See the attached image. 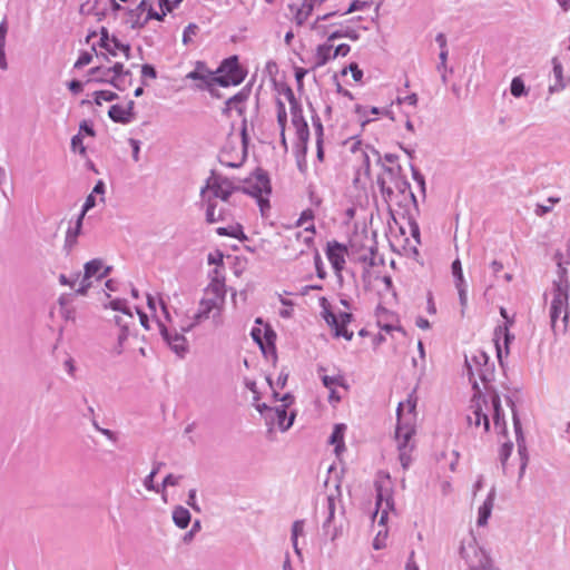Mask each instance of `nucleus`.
Returning <instances> with one entry per match:
<instances>
[{
  "label": "nucleus",
  "mask_w": 570,
  "mask_h": 570,
  "mask_svg": "<svg viewBox=\"0 0 570 570\" xmlns=\"http://www.w3.org/2000/svg\"><path fill=\"white\" fill-rule=\"evenodd\" d=\"M513 450V443L512 442H504L502 443L500 450H499V456L504 465L509 456L511 455V452Z\"/></svg>",
  "instance_id": "nucleus-41"
},
{
  "label": "nucleus",
  "mask_w": 570,
  "mask_h": 570,
  "mask_svg": "<svg viewBox=\"0 0 570 570\" xmlns=\"http://www.w3.org/2000/svg\"><path fill=\"white\" fill-rule=\"evenodd\" d=\"M168 344L173 347L176 353L184 352L186 350V340L184 336L175 334L170 336L167 330H163Z\"/></svg>",
  "instance_id": "nucleus-31"
},
{
  "label": "nucleus",
  "mask_w": 570,
  "mask_h": 570,
  "mask_svg": "<svg viewBox=\"0 0 570 570\" xmlns=\"http://www.w3.org/2000/svg\"><path fill=\"white\" fill-rule=\"evenodd\" d=\"M283 97L287 100L292 127L299 141L306 142L309 136L308 126L303 117V111L298 102L296 101L292 89L287 88L283 92Z\"/></svg>",
  "instance_id": "nucleus-8"
},
{
  "label": "nucleus",
  "mask_w": 570,
  "mask_h": 570,
  "mask_svg": "<svg viewBox=\"0 0 570 570\" xmlns=\"http://www.w3.org/2000/svg\"><path fill=\"white\" fill-rule=\"evenodd\" d=\"M313 252H314V264H315V268H316V274L321 279H324L326 277V272H325V268H324V265L322 262V257L316 248L313 249Z\"/></svg>",
  "instance_id": "nucleus-39"
},
{
  "label": "nucleus",
  "mask_w": 570,
  "mask_h": 570,
  "mask_svg": "<svg viewBox=\"0 0 570 570\" xmlns=\"http://www.w3.org/2000/svg\"><path fill=\"white\" fill-rule=\"evenodd\" d=\"M135 63L125 67L122 62H116L112 67L107 68V71H130V68H136Z\"/></svg>",
  "instance_id": "nucleus-52"
},
{
  "label": "nucleus",
  "mask_w": 570,
  "mask_h": 570,
  "mask_svg": "<svg viewBox=\"0 0 570 570\" xmlns=\"http://www.w3.org/2000/svg\"><path fill=\"white\" fill-rule=\"evenodd\" d=\"M568 303H567V296L562 293H558L554 295L551 302L550 307V317L552 326H557L558 320L561 318L564 326L567 325L568 321Z\"/></svg>",
  "instance_id": "nucleus-20"
},
{
  "label": "nucleus",
  "mask_w": 570,
  "mask_h": 570,
  "mask_svg": "<svg viewBox=\"0 0 570 570\" xmlns=\"http://www.w3.org/2000/svg\"><path fill=\"white\" fill-rule=\"evenodd\" d=\"M346 431L345 424H335L333 432L330 436V443L335 446V453L340 455L345 450L344 434Z\"/></svg>",
  "instance_id": "nucleus-27"
},
{
  "label": "nucleus",
  "mask_w": 570,
  "mask_h": 570,
  "mask_svg": "<svg viewBox=\"0 0 570 570\" xmlns=\"http://www.w3.org/2000/svg\"><path fill=\"white\" fill-rule=\"evenodd\" d=\"M215 71H242L237 56H230L222 61Z\"/></svg>",
  "instance_id": "nucleus-36"
},
{
  "label": "nucleus",
  "mask_w": 570,
  "mask_h": 570,
  "mask_svg": "<svg viewBox=\"0 0 570 570\" xmlns=\"http://www.w3.org/2000/svg\"><path fill=\"white\" fill-rule=\"evenodd\" d=\"M403 104H406L407 106H410L412 108V110L414 111L416 109V105H417V96L415 94H412L402 99L397 98L396 101L394 102V110H396L400 114V109Z\"/></svg>",
  "instance_id": "nucleus-37"
},
{
  "label": "nucleus",
  "mask_w": 570,
  "mask_h": 570,
  "mask_svg": "<svg viewBox=\"0 0 570 570\" xmlns=\"http://www.w3.org/2000/svg\"><path fill=\"white\" fill-rule=\"evenodd\" d=\"M337 38H341V35L338 32H333L326 40L325 43L317 47V53H316V62L315 66L320 67L325 65L328 60L334 59L333 52H334V43L333 41Z\"/></svg>",
  "instance_id": "nucleus-23"
},
{
  "label": "nucleus",
  "mask_w": 570,
  "mask_h": 570,
  "mask_svg": "<svg viewBox=\"0 0 570 570\" xmlns=\"http://www.w3.org/2000/svg\"><path fill=\"white\" fill-rule=\"evenodd\" d=\"M406 570H419L416 563L413 560V552L411 553V557L406 563Z\"/></svg>",
  "instance_id": "nucleus-64"
},
{
  "label": "nucleus",
  "mask_w": 570,
  "mask_h": 570,
  "mask_svg": "<svg viewBox=\"0 0 570 570\" xmlns=\"http://www.w3.org/2000/svg\"><path fill=\"white\" fill-rule=\"evenodd\" d=\"M356 112L360 115V118L363 122L375 121L380 118H389L392 121H402V116L394 110V101H392L389 106L385 107H367V106H357Z\"/></svg>",
  "instance_id": "nucleus-12"
},
{
  "label": "nucleus",
  "mask_w": 570,
  "mask_h": 570,
  "mask_svg": "<svg viewBox=\"0 0 570 570\" xmlns=\"http://www.w3.org/2000/svg\"><path fill=\"white\" fill-rule=\"evenodd\" d=\"M465 365L474 387H476L478 379L487 381L488 376L492 373V364L489 362V356L480 348L471 351L470 355L465 356Z\"/></svg>",
  "instance_id": "nucleus-6"
},
{
  "label": "nucleus",
  "mask_w": 570,
  "mask_h": 570,
  "mask_svg": "<svg viewBox=\"0 0 570 570\" xmlns=\"http://www.w3.org/2000/svg\"><path fill=\"white\" fill-rule=\"evenodd\" d=\"M416 399L413 395L399 403L396 415L395 441L400 453V461L404 469L411 463V453L414 449L413 436L416 423Z\"/></svg>",
  "instance_id": "nucleus-2"
},
{
  "label": "nucleus",
  "mask_w": 570,
  "mask_h": 570,
  "mask_svg": "<svg viewBox=\"0 0 570 570\" xmlns=\"http://www.w3.org/2000/svg\"><path fill=\"white\" fill-rule=\"evenodd\" d=\"M198 30V27L194 23H190L188 24L185 30H184V35H183V41L185 43L188 42L189 38L191 35H196V31Z\"/></svg>",
  "instance_id": "nucleus-51"
},
{
  "label": "nucleus",
  "mask_w": 570,
  "mask_h": 570,
  "mask_svg": "<svg viewBox=\"0 0 570 570\" xmlns=\"http://www.w3.org/2000/svg\"><path fill=\"white\" fill-rule=\"evenodd\" d=\"M275 108L277 122L281 129L282 142L285 145V128L287 124V116L289 114L287 100L285 98L284 100L277 99Z\"/></svg>",
  "instance_id": "nucleus-26"
},
{
  "label": "nucleus",
  "mask_w": 570,
  "mask_h": 570,
  "mask_svg": "<svg viewBox=\"0 0 570 570\" xmlns=\"http://www.w3.org/2000/svg\"><path fill=\"white\" fill-rule=\"evenodd\" d=\"M244 190L257 198L262 213H264L266 208H269L267 196L271 194L272 187L269 178L264 171L256 170L253 173L245 180Z\"/></svg>",
  "instance_id": "nucleus-5"
},
{
  "label": "nucleus",
  "mask_w": 570,
  "mask_h": 570,
  "mask_svg": "<svg viewBox=\"0 0 570 570\" xmlns=\"http://www.w3.org/2000/svg\"><path fill=\"white\" fill-rule=\"evenodd\" d=\"M116 323L122 328L119 334V344L121 346L128 336L130 325L134 324V315L130 312L124 311L122 315L116 316Z\"/></svg>",
  "instance_id": "nucleus-28"
},
{
  "label": "nucleus",
  "mask_w": 570,
  "mask_h": 570,
  "mask_svg": "<svg viewBox=\"0 0 570 570\" xmlns=\"http://www.w3.org/2000/svg\"><path fill=\"white\" fill-rule=\"evenodd\" d=\"M216 73H188V78L195 81V86L203 89L213 88L215 85L222 87L237 86L244 80L245 73H223L219 77H213Z\"/></svg>",
  "instance_id": "nucleus-9"
},
{
  "label": "nucleus",
  "mask_w": 570,
  "mask_h": 570,
  "mask_svg": "<svg viewBox=\"0 0 570 570\" xmlns=\"http://www.w3.org/2000/svg\"><path fill=\"white\" fill-rule=\"evenodd\" d=\"M237 190L236 187L226 178L212 177L208 179L205 188L202 189V194L213 195L215 198H219L223 202H227L232 194Z\"/></svg>",
  "instance_id": "nucleus-15"
},
{
  "label": "nucleus",
  "mask_w": 570,
  "mask_h": 570,
  "mask_svg": "<svg viewBox=\"0 0 570 570\" xmlns=\"http://www.w3.org/2000/svg\"><path fill=\"white\" fill-rule=\"evenodd\" d=\"M368 7H370V2H367V1L353 0L351 2V4L348 6V8L342 14H347V13H351L354 11L363 10Z\"/></svg>",
  "instance_id": "nucleus-46"
},
{
  "label": "nucleus",
  "mask_w": 570,
  "mask_h": 570,
  "mask_svg": "<svg viewBox=\"0 0 570 570\" xmlns=\"http://www.w3.org/2000/svg\"><path fill=\"white\" fill-rule=\"evenodd\" d=\"M79 134L82 136L83 134L87 135V136H90V137H94L95 136V130L92 128V126H90L88 124V121L83 120L81 124H80V127H79Z\"/></svg>",
  "instance_id": "nucleus-50"
},
{
  "label": "nucleus",
  "mask_w": 570,
  "mask_h": 570,
  "mask_svg": "<svg viewBox=\"0 0 570 570\" xmlns=\"http://www.w3.org/2000/svg\"><path fill=\"white\" fill-rule=\"evenodd\" d=\"M96 202H95V196L92 194H90L85 204H83V208H82V212H81V215L79 216V219H78V226L81 225V220H82V217L85 216V214L95 206Z\"/></svg>",
  "instance_id": "nucleus-47"
},
{
  "label": "nucleus",
  "mask_w": 570,
  "mask_h": 570,
  "mask_svg": "<svg viewBox=\"0 0 570 570\" xmlns=\"http://www.w3.org/2000/svg\"><path fill=\"white\" fill-rule=\"evenodd\" d=\"M110 268L104 266L100 259H92L85 266V274L82 276L80 287L77 289L79 293L85 294L92 285L94 281L99 282L108 275Z\"/></svg>",
  "instance_id": "nucleus-14"
},
{
  "label": "nucleus",
  "mask_w": 570,
  "mask_h": 570,
  "mask_svg": "<svg viewBox=\"0 0 570 570\" xmlns=\"http://www.w3.org/2000/svg\"><path fill=\"white\" fill-rule=\"evenodd\" d=\"M493 497L489 495L483 504L479 508L478 525L483 527L488 523V519L491 515L493 509Z\"/></svg>",
  "instance_id": "nucleus-30"
},
{
  "label": "nucleus",
  "mask_w": 570,
  "mask_h": 570,
  "mask_svg": "<svg viewBox=\"0 0 570 570\" xmlns=\"http://www.w3.org/2000/svg\"><path fill=\"white\" fill-rule=\"evenodd\" d=\"M166 16V11L157 12L151 6H149L148 0H141L140 3L135 8L128 11V20L132 29H141L147 22L151 19L163 21Z\"/></svg>",
  "instance_id": "nucleus-10"
},
{
  "label": "nucleus",
  "mask_w": 570,
  "mask_h": 570,
  "mask_svg": "<svg viewBox=\"0 0 570 570\" xmlns=\"http://www.w3.org/2000/svg\"><path fill=\"white\" fill-rule=\"evenodd\" d=\"M299 235H301V230H297L293 234V236H289L287 238L285 248L288 252V256L291 258H296L309 250L315 249V247H314L315 237H312L309 243H305L304 238Z\"/></svg>",
  "instance_id": "nucleus-19"
},
{
  "label": "nucleus",
  "mask_w": 570,
  "mask_h": 570,
  "mask_svg": "<svg viewBox=\"0 0 570 570\" xmlns=\"http://www.w3.org/2000/svg\"><path fill=\"white\" fill-rule=\"evenodd\" d=\"M321 380L324 386L328 390V401L332 404L338 403L347 392V384L341 374L327 375L323 374Z\"/></svg>",
  "instance_id": "nucleus-16"
},
{
  "label": "nucleus",
  "mask_w": 570,
  "mask_h": 570,
  "mask_svg": "<svg viewBox=\"0 0 570 570\" xmlns=\"http://www.w3.org/2000/svg\"><path fill=\"white\" fill-rule=\"evenodd\" d=\"M551 210V206H546V205H538L537 206V209H535V214L538 216H543L546 215L547 213H549Z\"/></svg>",
  "instance_id": "nucleus-59"
},
{
  "label": "nucleus",
  "mask_w": 570,
  "mask_h": 570,
  "mask_svg": "<svg viewBox=\"0 0 570 570\" xmlns=\"http://www.w3.org/2000/svg\"><path fill=\"white\" fill-rule=\"evenodd\" d=\"M173 519L180 529H185L190 522V513L187 509L178 507L174 510Z\"/></svg>",
  "instance_id": "nucleus-32"
},
{
  "label": "nucleus",
  "mask_w": 570,
  "mask_h": 570,
  "mask_svg": "<svg viewBox=\"0 0 570 570\" xmlns=\"http://www.w3.org/2000/svg\"><path fill=\"white\" fill-rule=\"evenodd\" d=\"M511 94L514 97H520L524 94V82L520 77H515L511 82Z\"/></svg>",
  "instance_id": "nucleus-42"
},
{
  "label": "nucleus",
  "mask_w": 570,
  "mask_h": 570,
  "mask_svg": "<svg viewBox=\"0 0 570 570\" xmlns=\"http://www.w3.org/2000/svg\"><path fill=\"white\" fill-rule=\"evenodd\" d=\"M501 316L505 320L504 326H499L494 331V345L497 350L498 358L501 360L502 357V346H501V340L503 341L504 347L507 353L509 352V343L513 338V336L509 333V326L513 324V320L508 317L507 309L501 307L500 308Z\"/></svg>",
  "instance_id": "nucleus-18"
},
{
  "label": "nucleus",
  "mask_w": 570,
  "mask_h": 570,
  "mask_svg": "<svg viewBox=\"0 0 570 570\" xmlns=\"http://www.w3.org/2000/svg\"><path fill=\"white\" fill-rule=\"evenodd\" d=\"M109 117L117 122L126 124L131 119V106L130 105H112L108 111Z\"/></svg>",
  "instance_id": "nucleus-25"
},
{
  "label": "nucleus",
  "mask_w": 570,
  "mask_h": 570,
  "mask_svg": "<svg viewBox=\"0 0 570 570\" xmlns=\"http://www.w3.org/2000/svg\"><path fill=\"white\" fill-rule=\"evenodd\" d=\"M351 48L346 43H341L338 46H334V52H333V57H345L348 52H350Z\"/></svg>",
  "instance_id": "nucleus-49"
},
{
  "label": "nucleus",
  "mask_w": 570,
  "mask_h": 570,
  "mask_svg": "<svg viewBox=\"0 0 570 570\" xmlns=\"http://www.w3.org/2000/svg\"><path fill=\"white\" fill-rule=\"evenodd\" d=\"M92 59L89 52H82L73 65V68H81L87 66Z\"/></svg>",
  "instance_id": "nucleus-48"
},
{
  "label": "nucleus",
  "mask_w": 570,
  "mask_h": 570,
  "mask_svg": "<svg viewBox=\"0 0 570 570\" xmlns=\"http://www.w3.org/2000/svg\"><path fill=\"white\" fill-rule=\"evenodd\" d=\"M100 46L114 56L120 52L127 60L129 59L130 46L122 43L116 37H109L105 28L101 29Z\"/></svg>",
  "instance_id": "nucleus-21"
},
{
  "label": "nucleus",
  "mask_w": 570,
  "mask_h": 570,
  "mask_svg": "<svg viewBox=\"0 0 570 570\" xmlns=\"http://www.w3.org/2000/svg\"><path fill=\"white\" fill-rule=\"evenodd\" d=\"M455 286H456V288L459 291V296H460L461 304L465 305L466 304V292H465L464 283L463 284L456 283Z\"/></svg>",
  "instance_id": "nucleus-55"
},
{
  "label": "nucleus",
  "mask_w": 570,
  "mask_h": 570,
  "mask_svg": "<svg viewBox=\"0 0 570 570\" xmlns=\"http://www.w3.org/2000/svg\"><path fill=\"white\" fill-rule=\"evenodd\" d=\"M160 304L167 320L169 321L174 330L188 332L196 325L202 323L200 320L194 318V311L189 312L185 309L184 306L176 308L175 316L170 317L165 302L160 301Z\"/></svg>",
  "instance_id": "nucleus-13"
},
{
  "label": "nucleus",
  "mask_w": 570,
  "mask_h": 570,
  "mask_svg": "<svg viewBox=\"0 0 570 570\" xmlns=\"http://www.w3.org/2000/svg\"><path fill=\"white\" fill-rule=\"evenodd\" d=\"M252 335H253V338L261 345V347L263 350H265V344L261 338V330L259 328L253 330Z\"/></svg>",
  "instance_id": "nucleus-58"
},
{
  "label": "nucleus",
  "mask_w": 570,
  "mask_h": 570,
  "mask_svg": "<svg viewBox=\"0 0 570 570\" xmlns=\"http://www.w3.org/2000/svg\"><path fill=\"white\" fill-rule=\"evenodd\" d=\"M490 268L492 271V274L493 276H498L502 269H503V264L499 261H493L491 264H490Z\"/></svg>",
  "instance_id": "nucleus-56"
},
{
  "label": "nucleus",
  "mask_w": 570,
  "mask_h": 570,
  "mask_svg": "<svg viewBox=\"0 0 570 570\" xmlns=\"http://www.w3.org/2000/svg\"><path fill=\"white\" fill-rule=\"evenodd\" d=\"M326 256H327V259L331 263L335 274L337 276H341L342 271L344 269L345 263H346V256H347L346 246H344L337 242L328 243L327 249H326Z\"/></svg>",
  "instance_id": "nucleus-17"
},
{
  "label": "nucleus",
  "mask_w": 570,
  "mask_h": 570,
  "mask_svg": "<svg viewBox=\"0 0 570 570\" xmlns=\"http://www.w3.org/2000/svg\"><path fill=\"white\" fill-rule=\"evenodd\" d=\"M436 43L440 46L441 49H444L446 46V38L443 33H438L435 37Z\"/></svg>",
  "instance_id": "nucleus-61"
},
{
  "label": "nucleus",
  "mask_w": 570,
  "mask_h": 570,
  "mask_svg": "<svg viewBox=\"0 0 570 570\" xmlns=\"http://www.w3.org/2000/svg\"><path fill=\"white\" fill-rule=\"evenodd\" d=\"M334 80H335V83H336V89H337V91H338L340 94H342V95L346 96V97L352 98V96H351L350 91H348V90H346L345 88H343L342 82H341V79H340V77H338V75H337V73H335V76H334Z\"/></svg>",
  "instance_id": "nucleus-54"
},
{
  "label": "nucleus",
  "mask_w": 570,
  "mask_h": 570,
  "mask_svg": "<svg viewBox=\"0 0 570 570\" xmlns=\"http://www.w3.org/2000/svg\"><path fill=\"white\" fill-rule=\"evenodd\" d=\"M180 479H181V476H179V475L168 474L165 478L163 485H164V488H166L168 485H170V487L176 485V484H178Z\"/></svg>",
  "instance_id": "nucleus-53"
},
{
  "label": "nucleus",
  "mask_w": 570,
  "mask_h": 570,
  "mask_svg": "<svg viewBox=\"0 0 570 570\" xmlns=\"http://www.w3.org/2000/svg\"><path fill=\"white\" fill-rule=\"evenodd\" d=\"M315 214L314 210L307 208L302 212L299 218L296 222V226L301 227V235L305 243H309L312 237H315L316 230L314 225Z\"/></svg>",
  "instance_id": "nucleus-22"
},
{
  "label": "nucleus",
  "mask_w": 570,
  "mask_h": 570,
  "mask_svg": "<svg viewBox=\"0 0 570 570\" xmlns=\"http://www.w3.org/2000/svg\"><path fill=\"white\" fill-rule=\"evenodd\" d=\"M341 37H348L353 40H356L358 38L356 31L352 30V29H347L344 33H342L341 31H337Z\"/></svg>",
  "instance_id": "nucleus-62"
},
{
  "label": "nucleus",
  "mask_w": 570,
  "mask_h": 570,
  "mask_svg": "<svg viewBox=\"0 0 570 570\" xmlns=\"http://www.w3.org/2000/svg\"><path fill=\"white\" fill-rule=\"evenodd\" d=\"M217 234L220 236H229L236 239H245L246 236L243 232V228L239 224L230 225L228 227H218Z\"/></svg>",
  "instance_id": "nucleus-33"
},
{
  "label": "nucleus",
  "mask_w": 570,
  "mask_h": 570,
  "mask_svg": "<svg viewBox=\"0 0 570 570\" xmlns=\"http://www.w3.org/2000/svg\"><path fill=\"white\" fill-rule=\"evenodd\" d=\"M208 262L210 264H215L217 265V267L214 269V273H215V277L214 278H217L220 276V268L222 265H223V255L220 253H217L215 255L210 254L208 256Z\"/></svg>",
  "instance_id": "nucleus-44"
},
{
  "label": "nucleus",
  "mask_w": 570,
  "mask_h": 570,
  "mask_svg": "<svg viewBox=\"0 0 570 570\" xmlns=\"http://www.w3.org/2000/svg\"><path fill=\"white\" fill-rule=\"evenodd\" d=\"M71 148L73 151H78L80 155H86V147L82 142V136L80 134L73 136L71 139Z\"/></svg>",
  "instance_id": "nucleus-45"
},
{
  "label": "nucleus",
  "mask_w": 570,
  "mask_h": 570,
  "mask_svg": "<svg viewBox=\"0 0 570 570\" xmlns=\"http://www.w3.org/2000/svg\"><path fill=\"white\" fill-rule=\"evenodd\" d=\"M157 471L156 470H153L150 472V474L145 479V487L148 489V490H154V478L156 475Z\"/></svg>",
  "instance_id": "nucleus-57"
},
{
  "label": "nucleus",
  "mask_w": 570,
  "mask_h": 570,
  "mask_svg": "<svg viewBox=\"0 0 570 570\" xmlns=\"http://www.w3.org/2000/svg\"><path fill=\"white\" fill-rule=\"evenodd\" d=\"M81 83L79 81H71L69 83V89L75 92V94H78L80 90H81Z\"/></svg>",
  "instance_id": "nucleus-63"
},
{
  "label": "nucleus",
  "mask_w": 570,
  "mask_h": 570,
  "mask_svg": "<svg viewBox=\"0 0 570 570\" xmlns=\"http://www.w3.org/2000/svg\"><path fill=\"white\" fill-rule=\"evenodd\" d=\"M116 98V95L110 90H100L95 92V101L97 105H101L104 101H111Z\"/></svg>",
  "instance_id": "nucleus-38"
},
{
  "label": "nucleus",
  "mask_w": 570,
  "mask_h": 570,
  "mask_svg": "<svg viewBox=\"0 0 570 570\" xmlns=\"http://www.w3.org/2000/svg\"><path fill=\"white\" fill-rule=\"evenodd\" d=\"M7 32H8V24H7V21L3 20L0 23V69L7 68V60H6V52H4Z\"/></svg>",
  "instance_id": "nucleus-34"
},
{
  "label": "nucleus",
  "mask_w": 570,
  "mask_h": 570,
  "mask_svg": "<svg viewBox=\"0 0 570 570\" xmlns=\"http://www.w3.org/2000/svg\"><path fill=\"white\" fill-rule=\"evenodd\" d=\"M224 301V283L217 278H213V282L205 289L198 308L194 311V318L200 320V322H203L209 317L210 313H219Z\"/></svg>",
  "instance_id": "nucleus-4"
},
{
  "label": "nucleus",
  "mask_w": 570,
  "mask_h": 570,
  "mask_svg": "<svg viewBox=\"0 0 570 570\" xmlns=\"http://www.w3.org/2000/svg\"><path fill=\"white\" fill-rule=\"evenodd\" d=\"M380 186L386 202L395 200L396 195L394 193V187L397 188L401 193H404L409 188L407 183L400 178H392L390 181L381 179Z\"/></svg>",
  "instance_id": "nucleus-24"
},
{
  "label": "nucleus",
  "mask_w": 570,
  "mask_h": 570,
  "mask_svg": "<svg viewBox=\"0 0 570 570\" xmlns=\"http://www.w3.org/2000/svg\"><path fill=\"white\" fill-rule=\"evenodd\" d=\"M490 415L494 430L502 435L507 434V424L501 407V399L497 393L474 395L471 400L466 420L470 426L488 432L490 430Z\"/></svg>",
  "instance_id": "nucleus-1"
},
{
  "label": "nucleus",
  "mask_w": 570,
  "mask_h": 570,
  "mask_svg": "<svg viewBox=\"0 0 570 570\" xmlns=\"http://www.w3.org/2000/svg\"><path fill=\"white\" fill-rule=\"evenodd\" d=\"M225 218H226L225 209L223 207H220L218 209V212H216V205L210 203L207 208V212H206L207 222L213 224V223L224 220Z\"/></svg>",
  "instance_id": "nucleus-35"
},
{
  "label": "nucleus",
  "mask_w": 570,
  "mask_h": 570,
  "mask_svg": "<svg viewBox=\"0 0 570 570\" xmlns=\"http://www.w3.org/2000/svg\"><path fill=\"white\" fill-rule=\"evenodd\" d=\"M376 489V510L374 512V520H377L379 525L383 527L379 530L373 541V547L380 550L385 547L387 538V530L385 529L389 520V514L394 513V502L392 498V481L389 475L381 476L375 482Z\"/></svg>",
  "instance_id": "nucleus-3"
},
{
  "label": "nucleus",
  "mask_w": 570,
  "mask_h": 570,
  "mask_svg": "<svg viewBox=\"0 0 570 570\" xmlns=\"http://www.w3.org/2000/svg\"><path fill=\"white\" fill-rule=\"evenodd\" d=\"M320 303L323 308L322 315L328 326L333 330L334 335L336 337H344L347 341L351 340L353 337V332L347 330V324L350 323L352 315L344 312L336 315L330 309V303L325 297H322Z\"/></svg>",
  "instance_id": "nucleus-7"
},
{
  "label": "nucleus",
  "mask_w": 570,
  "mask_h": 570,
  "mask_svg": "<svg viewBox=\"0 0 570 570\" xmlns=\"http://www.w3.org/2000/svg\"><path fill=\"white\" fill-rule=\"evenodd\" d=\"M451 267H452V274L455 277V284L456 283L463 284L464 283V276H463V271H462V265H461L460 259H455L452 263Z\"/></svg>",
  "instance_id": "nucleus-43"
},
{
  "label": "nucleus",
  "mask_w": 570,
  "mask_h": 570,
  "mask_svg": "<svg viewBox=\"0 0 570 570\" xmlns=\"http://www.w3.org/2000/svg\"><path fill=\"white\" fill-rule=\"evenodd\" d=\"M321 0H303L301 8L297 10L295 19L298 24H303L313 11L315 3Z\"/></svg>",
  "instance_id": "nucleus-29"
},
{
  "label": "nucleus",
  "mask_w": 570,
  "mask_h": 570,
  "mask_svg": "<svg viewBox=\"0 0 570 570\" xmlns=\"http://www.w3.org/2000/svg\"><path fill=\"white\" fill-rule=\"evenodd\" d=\"M416 326L422 330H428V328H430V322L426 318L419 317L416 320Z\"/></svg>",
  "instance_id": "nucleus-60"
},
{
  "label": "nucleus",
  "mask_w": 570,
  "mask_h": 570,
  "mask_svg": "<svg viewBox=\"0 0 570 570\" xmlns=\"http://www.w3.org/2000/svg\"><path fill=\"white\" fill-rule=\"evenodd\" d=\"M461 554L465 559L470 570H485L491 564L490 558L478 547L474 540H469L466 543L462 544Z\"/></svg>",
  "instance_id": "nucleus-11"
},
{
  "label": "nucleus",
  "mask_w": 570,
  "mask_h": 570,
  "mask_svg": "<svg viewBox=\"0 0 570 570\" xmlns=\"http://www.w3.org/2000/svg\"><path fill=\"white\" fill-rule=\"evenodd\" d=\"M304 532V522L303 521H295L292 527V541L297 550V539L299 535H302Z\"/></svg>",
  "instance_id": "nucleus-40"
}]
</instances>
